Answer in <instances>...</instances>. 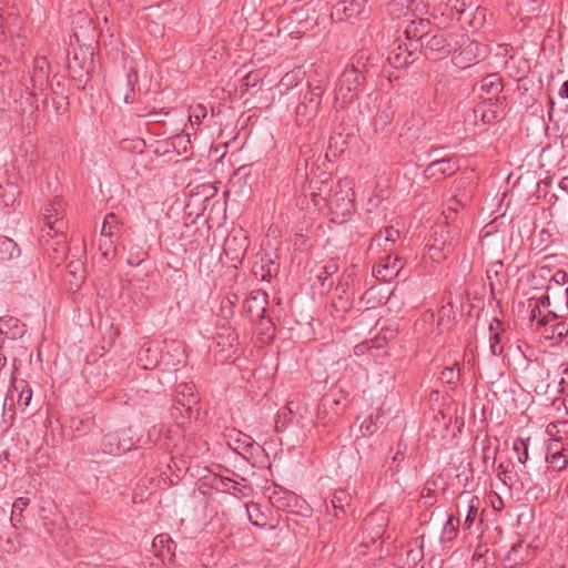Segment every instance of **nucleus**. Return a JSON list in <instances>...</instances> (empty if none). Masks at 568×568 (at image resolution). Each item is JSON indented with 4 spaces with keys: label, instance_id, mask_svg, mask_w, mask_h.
<instances>
[{
    "label": "nucleus",
    "instance_id": "1a4fd4ad",
    "mask_svg": "<svg viewBox=\"0 0 568 568\" xmlns=\"http://www.w3.org/2000/svg\"><path fill=\"white\" fill-rule=\"evenodd\" d=\"M268 304V295L263 290H255L243 302V313L251 320L262 318Z\"/></svg>",
    "mask_w": 568,
    "mask_h": 568
},
{
    "label": "nucleus",
    "instance_id": "6e6d98bb",
    "mask_svg": "<svg viewBox=\"0 0 568 568\" xmlns=\"http://www.w3.org/2000/svg\"><path fill=\"white\" fill-rule=\"evenodd\" d=\"M521 471V475H520V481H521V486H528L529 488H537L539 487L540 483L537 478H535L527 469H526V466L524 467V469L520 470Z\"/></svg>",
    "mask_w": 568,
    "mask_h": 568
},
{
    "label": "nucleus",
    "instance_id": "bb28decb",
    "mask_svg": "<svg viewBox=\"0 0 568 568\" xmlns=\"http://www.w3.org/2000/svg\"><path fill=\"white\" fill-rule=\"evenodd\" d=\"M366 0H352L349 7L345 3L339 2L334 6L332 17L336 16L339 20L351 18L361 12L362 7Z\"/></svg>",
    "mask_w": 568,
    "mask_h": 568
},
{
    "label": "nucleus",
    "instance_id": "774afa93",
    "mask_svg": "<svg viewBox=\"0 0 568 568\" xmlns=\"http://www.w3.org/2000/svg\"><path fill=\"white\" fill-rule=\"evenodd\" d=\"M551 296L549 293H546L545 295L540 296L539 298H530L529 302H532L534 301V304L537 306V307H549L551 305V301H550Z\"/></svg>",
    "mask_w": 568,
    "mask_h": 568
},
{
    "label": "nucleus",
    "instance_id": "dca6fc26",
    "mask_svg": "<svg viewBox=\"0 0 568 568\" xmlns=\"http://www.w3.org/2000/svg\"><path fill=\"white\" fill-rule=\"evenodd\" d=\"M479 89L487 94V98H484V103L496 101L498 104L501 100L499 94L504 89L503 79L496 73L488 74L480 80Z\"/></svg>",
    "mask_w": 568,
    "mask_h": 568
},
{
    "label": "nucleus",
    "instance_id": "b1692460",
    "mask_svg": "<svg viewBox=\"0 0 568 568\" xmlns=\"http://www.w3.org/2000/svg\"><path fill=\"white\" fill-rule=\"evenodd\" d=\"M325 92L324 87L322 85L321 81H317V83L313 84L311 82H307V91L302 97L301 101L307 105H310V110H317L320 111L321 103H322V97Z\"/></svg>",
    "mask_w": 568,
    "mask_h": 568
},
{
    "label": "nucleus",
    "instance_id": "c9c22d12",
    "mask_svg": "<svg viewBox=\"0 0 568 568\" xmlns=\"http://www.w3.org/2000/svg\"><path fill=\"white\" fill-rule=\"evenodd\" d=\"M394 246L386 236L379 231L377 234L374 235V237L371 240L369 250H382L384 253L390 254Z\"/></svg>",
    "mask_w": 568,
    "mask_h": 568
},
{
    "label": "nucleus",
    "instance_id": "4d7b16f0",
    "mask_svg": "<svg viewBox=\"0 0 568 568\" xmlns=\"http://www.w3.org/2000/svg\"><path fill=\"white\" fill-rule=\"evenodd\" d=\"M32 398V389L29 385H23L19 392L18 404L27 407Z\"/></svg>",
    "mask_w": 568,
    "mask_h": 568
},
{
    "label": "nucleus",
    "instance_id": "412c9836",
    "mask_svg": "<svg viewBox=\"0 0 568 568\" xmlns=\"http://www.w3.org/2000/svg\"><path fill=\"white\" fill-rule=\"evenodd\" d=\"M65 277L69 282V288L78 291L85 278L84 263L81 260L70 261L65 267Z\"/></svg>",
    "mask_w": 568,
    "mask_h": 568
},
{
    "label": "nucleus",
    "instance_id": "7c9ffc66",
    "mask_svg": "<svg viewBox=\"0 0 568 568\" xmlns=\"http://www.w3.org/2000/svg\"><path fill=\"white\" fill-rule=\"evenodd\" d=\"M327 201L332 209H341L343 215H346L354 210V202L348 194L342 195L341 192L336 191L334 194L329 195Z\"/></svg>",
    "mask_w": 568,
    "mask_h": 568
},
{
    "label": "nucleus",
    "instance_id": "6ab92c4d",
    "mask_svg": "<svg viewBox=\"0 0 568 568\" xmlns=\"http://www.w3.org/2000/svg\"><path fill=\"white\" fill-rule=\"evenodd\" d=\"M252 272L255 277H260L262 281H271V278L277 274L278 264H276L270 254L257 255V260L254 262Z\"/></svg>",
    "mask_w": 568,
    "mask_h": 568
},
{
    "label": "nucleus",
    "instance_id": "e433bc0d",
    "mask_svg": "<svg viewBox=\"0 0 568 568\" xmlns=\"http://www.w3.org/2000/svg\"><path fill=\"white\" fill-rule=\"evenodd\" d=\"M503 266L504 265H503L501 261H496V262H491L487 267L486 275L489 281V286L493 292L497 284L500 285L499 274L503 270Z\"/></svg>",
    "mask_w": 568,
    "mask_h": 568
},
{
    "label": "nucleus",
    "instance_id": "052dcab7",
    "mask_svg": "<svg viewBox=\"0 0 568 568\" xmlns=\"http://www.w3.org/2000/svg\"><path fill=\"white\" fill-rule=\"evenodd\" d=\"M258 320V327L262 331L263 334L268 335V337L273 336L274 332V324L271 318H265V315L262 318Z\"/></svg>",
    "mask_w": 568,
    "mask_h": 568
},
{
    "label": "nucleus",
    "instance_id": "ddd939ff",
    "mask_svg": "<svg viewBox=\"0 0 568 568\" xmlns=\"http://www.w3.org/2000/svg\"><path fill=\"white\" fill-rule=\"evenodd\" d=\"M132 446V440L122 438L119 430L106 433L101 442L103 453L109 455H120L130 450Z\"/></svg>",
    "mask_w": 568,
    "mask_h": 568
},
{
    "label": "nucleus",
    "instance_id": "f3484780",
    "mask_svg": "<svg viewBox=\"0 0 568 568\" xmlns=\"http://www.w3.org/2000/svg\"><path fill=\"white\" fill-rule=\"evenodd\" d=\"M546 460L549 464V467H551L555 470H562L564 468L567 467L568 455L566 454L561 440H550L547 447Z\"/></svg>",
    "mask_w": 568,
    "mask_h": 568
},
{
    "label": "nucleus",
    "instance_id": "0eeeda50",
    "mask_svg": "<svg viewBox=\"0 0 568 568\" xmlns=\"http://www.w3.org/2000/svg\"><path fill=\"white\" fill-rule=\"evenodd\" d=\"M248 240L240 230L230 233L223 245V252L231 262L241 263L248 248Z\"/></svg>",
    "mask_w": 568,
    "mask_h": 568
},
{
    "label": "nucleus",
    "instance_id": "f03ea898",
    "mask_svg": "<svg viewBox=\"0 0 568 568\" xmlns=\"http://www.w3.org/2000/svg\"><path fill=\"white\" fill-rule=\"evenodd\" d=\"M457 234L456 229L448 225H436L427 244L429 257L437 263L445 260L457 244Z\"/></svg>",
    "mask_w": 568,
    "mask_h": 568
},
{
    "label": "nucleus",
    "instance_id": "aec40b11",
    "mask_svg": "<svg viewBox=\"0 0 568 568\" xmlns=\"http://www.w3.org/2000/svg\"><path fill=\"white\" fill-rule=\"evenodd\" d=\"M163 275L169 288L174 290L175 292L186 291L187 275L182 268L168 263L163 267Z\"/></svg>",
    "mask_w": 568,
    "mask_h": 568
},
{
    "label": "nucleus",
    "instance_id": "6e6552de",
    "mask_svg": "<svg viewBox=\"0 0 568 568\" xmlns=\"http://www.w3.org/2000/svg\"><path fill=\"white\" fill-rule=\"evenodd\" d=\"M404 263L400 257L387 254L379 257V261L373 267V274L381 281L390 282L398 276Z\"/></svg>",
    "mask_w": 568,
    "mask_h": 568
},
{
    "label": "nucleus",
    "instance_id": "f257e3e1",
    "mask_svg": "<svg viewBox=\"0 0 568 568\" xmlns=\"http://www.w3.org/2000/svg\"><path fill=\"white\" fill-rule=\"evenodd\" d=\"M65 205L61 197L54 196L43 209V226L39 237L52 262L59 264L65 255V231L68 221L64 219Z\"/></svg>",
    "mask_w": 568,
    "mask_h": 568
},
{
    "label": "nucleus",
    "instance_id": "5fc2aeb1",
    "mask_svg": "<svg viewBox=\"0 0 568 568\" xmlns=\"http://www.w3.org/2000/svg\"><path fill=\"white\" fill-rule=\"evenodd\" d=\"M497 475L505 485H513L511 470L509 469L508 465L500 463L497 467Z\"/></svg>",
    "mask_w": 568,
    "mask_h": 568
},
{
    "label": "nucleus",
    "instance_id": "393cba45",
    "mask_svg": "<svg viewBox=\"0 0 568 568\" xmlns=\"http://www.w3.org/2000/svg\"><path fill=\"white\" fill-rule=\"evenodd\" d=\"M165 351H170V356L166 359H163V363L166 366L178 367L185 363L186 355L184 345L182 342L172 341L165 346Z\"/></svg>",
    "mask_w": 568,
    "mask_h": 568
},
{
    "label": "nucleus",
    "instance_id": "9d476101",
    "mask_svg": "<svg viewBox=\"0 0 568 568\" xmlns=\"http://www.w3.org/2000/svg\"><path fill=\"white\" fill-rule=\"evenodd\" d=\"M170 356V351H162L156 344H144L138 353V363L144 369L155 368Z\"/></svg>",
    "mask_w": 568,
    "mask_h": 568
},
{
    "label": "nucleus",
    "instance_id": "f8f14e48",
    "mask_svg": "<svg viewBox=\"0 0 568 568\" xmlns=\"http://www.w3.org/2000/svg\"><path fill=\"white\" fill-rule=\"evenodd\" d=\"M459 170L458 161L455 158H443L430 162L424 170L425 179H444L453 175Z\"/></svg>",
    "mask_w": 568,
    "mask_h": 568
},
{
    "label": "nucleus",
    "instance_id": "603ef678",
    "mask_svg": "<svg viewBox=\"0 0 568 568\" xmlns=\"http://www.w3.org/2000/svg\"><path fill=\"white\" fill-rule=\"evenodd\" d=\"M379 417V414L376 415V417L369 415L362 424H361V432L363 435H373L377 432L378 427L376 425V419Z\"/></svg>",
    "mask_w": 568,
    "mask_h": 568
},
{
    "label": "nucleus",
    "instance_id": "a19ab883",
    "mask_svg": "<svg viewBox=\"0 0 568 568\" xmlns=\"http://www.w3.org/2000/svg\"><path fill=\"white\" fill-rule=\"evenodd\" d=\"M529 306L531 307L530 310V314H529V318L530 321H537V324L538 326H545L547 325L548 321H549V316H551L552 318H557L558 315L556 314L555 310L552 311H549L547 315H541V311L539 307H537L535 304H529Z\"/></svg>",
    "mask_w": 568,
    "mask_h": 568
},
{
    "label": "nucleus",
    "instance_id": "79ce46f5",
    "mask_svg": "<svg viewBox=\"0 0 568 568\" xmlns=\"http://www.w3.org/2000/svg\"><path fill=\"white\" fill-rule=\"evenodd\" d=\"M524 547L523 541L515 542L508 554L505 557V561L509 562V566H517L525 560V557L519 554L520 549Z\"/></svg>",
    "mask_w": 568,
    "mask_h": 568
},
{
    "label": "nucleus",
    "instance_id": "680f3d73",
    "mask_svg": "<svg viewBox=\"0 0 568 568\" xmlns=\"http://www.w3.org/2000/svg\"><path fill=\"white\" fill-rule=\"evenodd\" d=\"M246 510H247V515H248V519L254 525V526H264V524L260 523L257 520L258 518V513H260V508H258V505L256 504H252V506H247L246 505Z\"/></svg>",
    "mask_w": 568,
    "mask_h": 568
},
{
    "label": "nucleus",
    "instance_id": "3c124183",
    "mask_svg": "<svg viewBox=\"0 0 568 568\" xmlns=\"http://www.w3.org/2000/svg\"><path fill=\"white\" fill-rule=\"evenodd\" d=\"M231 488L232 489H231L230 494H232L233 496H235L237 498L248 497L253 493V488L250 485L241 484L239 481L234 483L231 486Z\"/></svg>",
    "mask_w": 568,
    "mask_h": 568
},
{
    "label": "nucleus",
    "instance_id": "13d9d810",
    "mask_svg": "<svg viewBox=\"0 0 568 568\" xmlns=\"http://www.w3.org/2000/svg\"><path fill=\"white\" fill-rule=\"evenodd\" d=\"M126 84L130 88V91H134V87L138 83L139 77H138V70L133 65H126Z\"/></svg>",
    "mask_w": 568,
    "mask_h": 568
},
{
    "label": "nucleus",
    "instance_id": "7ed1b4c3",
    "mask_svg": "<svg viewBox=\"0 0 568 568\" xmlns=\"http://www.w3.org/2000/svg\"><path fill=\"white\" fill-rule=\"evenodd\" d=\"M346 395L342 389H331L322 398L316 410L317 423L326 426L345 409Z\"/></svg>",
    "mask_w": 568,
    "mask_h": 568
},
{
    "label": "nucleus",
    "instance_id": "c85d7f7f",
    "mask_svg": "<svg viewBox=\"0 0 568 568\" xmlns=\"http://www.w3.org/2000/svg\"><path fill=\"white\" fill-rule=\"evenodd\" d=\"M20 254L21 251L12 239L0 236V261H11L18 258Z\"/></svg>",
    "mask_w": 568,
    "mask_h": 568
},
{
    "label": "nucleus",
    "instance_id": "cd10ccee",
    "mask_svg": "<svg viewBox=\"0 0 568 568\" xmlns=\"http://www.w3.org/2000/svg\"><path fill=\"white\" fill-rule=\"evenodd\" d=\"M189 392V397L180 399L176 397L173 402V410L178 412L182 417L190 418L192 414V405L197 403L195 395L193 394L192 386H184Z\"/></svg>",
    "mask_w": 568,
    "mask_h": 568
},
{
    "label": "nucleus",
    "instance_id": "37998d69",
    "mask_svg": "<svg viewBox=\"0 0 568 568\" xmlns=\"http://www.w3.org/2000/svg\"><path fill=\"white\" fill-rule=\"evenodd\" d=\"M459 366L455 364L454 366L445 367L440 373V379L448 385H456L459 381Z\"/></svg>",
    "mask_w": 568,
    "mask_h": 568
},
{
    "label": "nucleus",
    "instance_id": "09e8293b",
    "mask_svg": "<svg viewBox=\"0 0 568 568\" xmlns=\"http://www.w3.org/2000/svg\"><path fill=\"white\" fill-rule=\"evenodd\" d=\"M300 74H301V71H291V72H287L280 81V87L281 88H284L285 90H288L293 87H296L298 84V81H300Z\"/></svg>",
    "mask_w": 568,
    "mask_h": 568
},
{
    "label": "nucleus",
    "instance_id": "f704fd0d",
    "mask_svg": "<svg viewBox=\"0 0 568 568\" xmlns=\"http://www.w3.org/2000/svg\"><path fill=\"white\" fill-rule=\"evenodd\" d=\"M351 495L345 489L335 490L331 500L332 507L345 514V507L349 506Z\"/></svg>",
    "mask_w": 568,
    "mask_h": 568
},
{
    "label": "nucleus",
    "instance_id": "de8ad7c7",
    "mask_svg": "<svg viewBox=\"0 0 568 568\" xmlns=\"http://www.w3.org/2000/svg\"><path fill=\"white\" fill-rule=\"evenodd\" d=\"M490 337H489V347L490 352L494 356H499L504 352V347L500 344V333L498 331H494V325L489 326Z\"/></svg>",
    "mask_w": 568,
    "mask_h": 568
},
{
    "label": "nucleus",
    "instance_id": "ea45409f",
    "mask_svg": "<svg viewBox=\"0 0 568 568\" xmlns=\"http://www.w3.org/2000/svg\"><path fill=\"white\" fill-rule=\"evenodd\" d=\"M513 450L517 455L518 463L526 465L529 454H528V440L523 438H516L513 444Z\"/></svg>",
    "mask_w": 568,
    "mask_h": 568
},
{
    "label": "nucleus",
    "instance_id": "4c0bfd02",
    "mask_svg": "<svg viewBox=\"0 0 568 568\" xmlns=\"http://www.w3.org/2000/svg\"><path fill=\"white\" fill-rule=\"evenodd\" d=\"M148 258V252L141 246H131L126 257V263L131 266H139Z\"/></svg>",
    "mask_w": 568,
    "mask_h": 568
},
{
    "label": "nucleus",
    "instance_id": "e2e57ef3",
    "mask_svg": "<svg viewBox=\"0 0 568 568\" xmlns=\"http://www.w3.org/2000/svg\"><path fill=\"white\" fill-rule=\"evenodd\" d=\"M384 236L387 237V240L389 241V243L393 244V246H395V243L396 241L399 239L400 236V233L398 230H396L395 227L393 226H388V227H385L383 231H381Z\"/></svg>",
    "mask_w": 568,
    "mask_h": 568
},
{
    "label": "nucleus",
    "instance_id": "9b49d317",
    "mask_svg": "<svg viewBox=\"0 0 568 568\" xmlns=\"http://www.w3.org/2000/svg\"><path fill=\"white\" fill-rule=\"evenodd\" d=\"M485 51V48L477 41L467 39L460 45L459 52L454 54L453 62L459 68H467L475 63Z\"/></svg>",
    "mask_w": 568,
    "mask_h": 568
},
{
    "label": "nucleus",
    "instance_id": "4be33fe9",
    "mask_svg": "<svg viewBox=\"0 0 568 568\" xmlns=\"http://www.w3.org/2000/svg\"><path fill=\"white\" fill-rule=\"evenodd\" d=\"M23 333V325L16 317H1L0 318V345L3 346L6 339H14L16 335Z\"/></svg>",
    "mask_w": 568,
    "mask_h": 568
},
{
    "label": "nucleus",
    "instance_id": "5701e85b",
    "mask_svg": "<svg viewBox=\"0 0 568 568\" xmlns=\"http://www.w3.org/2000/svg\"><path fill=\"white\" fill-rule=\"evenodd\" d=\"M20 187L10 180L0 183V203L6 207H14L19 203Z\"/></svg>",
    "mask_w": 568,
    "mask_h": 568
},
{
    "label": "nucleus",
    "instance_id": "bf43d9fd",
    "mask_svg": "<svg viewBox=\"0 0 568 568\" xmlns=\"http://www.w3.org/2000/svg\"><path fill=\"white\" fill-rule=\"evenodd\" d=\"M552 337L562 339L568 335V325L565 322H558L551 327Z\"/></svg>",
    "mask_w": 568,
    "mask_h": 568
},
{
    "label": "nucleus",
    "instance_id": "c756f323",
    "mask_svg": "<svg viewBox=\"0 0 568 568\" xmlns=\"http://www.w3.org/2000/svg\"><path fill=\"white\" fill-rule=\"evenodd\" d=\"M459 525V518L455 517L454 515H450L443 527L439 538L440 542L446 544L456 539L458 535Z\"/></svg>",
    "mask_w": 568,
    "mask_h": 568
},
{
    "label": "nucleus",
    "instance_id": "49530a36",
    "mask_svg": "<svg viewBox=\"0 0 568 568\" xmlns=\"http://www.w3.org/2000/svg\"><path fill=\"white\" fill-rule=\"evenodd\" d=\"M338 271V265L336 261H328L323 267L321 273L317 275L318 281L323 286L326 285V282Z\"/></svg>",
    "mask_w": 568,
    "mask_h": 568
},
{
    "label": "nucleus",
    "instance_id": "39448f33",
    "mask_svg": "<svg viewBox=\"0 0 568 568\" xmlns=\"http://www.w3.org/2000/svg\"><path fill=\"white\" fill-rule=\"evenodd\" d=\"M546 292L550 294L556 310L568 311V273L558 270L549 280Z\"/></svg>",
    "mask_w": 568,
    "mask_h": 568
},
{
    "label": "nucleus",
    "instance_id": "c03bdc74",
    "mask_svg": "<svg viewBox=\"0 0 568 568\" xmlns=\"http://www.w3.org/2000/svg\"><path fill=\"white\" fill-rule=\"evenodd\" d=\"M310 105L303 103L302 101H300V103L297 104L296 106V116H297V121L300 122V124L302 125L303 123L305 122H308L310 120L314 119L318 111L317 110H310Z\"/></svg>",
    "mask_w": 568,
    "mask_h": 568
},
{
    "label": "nucleus",
    "instance_id": "69168bd1",
    "mask_svg": "<svg viewBox=\"0 0 568 568\" xmlns=\"http://www.w3.org/2000/svg\"><path fill=\"white\" fill-rule=\"evenodd\" d=\"M453 313V305L452 304H447V305H444L442 306V308L439 310L438 312V325H443L444 324V321H445V317H447V320L449 321V317Z\"/></svg>",
    "mask_w": 568,
    "mask_h": 568
},
{
    "label": "nucleus",
    "instance_id": "20e7f679",
    "mask_svg": "<svg viewBox=\"0 0 568 568\" xmlns=\"http://www.w3.org/2000/svg\"><path fill=\"white\" fill-rule=\"evenodd\" d=\"M366 72V63L363 62V57L354 59L339 77V92L342 93L344 90L347 93L356 91L365 81Z\"/></svg>",
    "mask_w": 568,
    "mask_h": 568
},
{
    "label": "nucleus",
    "instance_id": "473e14b6",
    "mask_svg": "<svg viewBox=\"0 0 568 568\" xmlns=\"http://www.w3.org/2000/svg\"><path fill=\"white\" fill-rule=\"evenodd\" d=\"M115 239L116 236L100 234L99 250L101 251L102 256L108 261L113 260L116 255Z\"/></svg>",
    "mask_w": 568,
    "mask_h": 568
},
{
    "label": "nucleus",
    "instance_id": "72a5a7b5",
    "mask_svg": "<svg viewBox=\"0 0 568 568\" xmlns=\"http://www.w3.org/2000/svg\"><path fill=\"white\" fill-rule=\"evenodd\" d=\"M30 499L27 497H18L12 504L10 520L14 527L21 524L22 513L28 507Z\"/></svg>",
    "mask_w": 568,
    "mask_h": 568
},
{
    "label": "nucleus",
    "instance_id": "2eb2a0df",
    "mask_svg": "<svg viewBox=\"0 0 568 568\" xmlns=\"http://www.w3.org/2000/svg\"><path fill=\"white\" fill-rule=\"evenodd\" d=\"M50 64L44 57L33 60L30 81L34 91H43L49 82Z\"/></svg>",
    "mask_w": 568,
    "mask_h": 568
},
{
    "label": "nucleus",
    "instance_id": "0e129e2a",
    "mask_svg": "<svg viewBox=\"0 0 568 568\" xmlns=\"http://www.w3.org/2000/svg\"><path fill=\"white\" fill-rule=\"evenodd\" d=\"M477 515V507L474 504H470L468 507V513L464 521L465 528L469 529L475 520Z\"/></svg>",
    "mask_w": 568,
    "mask_h": 568
},
{
    "label": "nucleus",
    "instance_id": "864d4df0",
    "mask_svg": "<svg viewBox=\"0 0 568 568\" xmlns=\"http://www.w3.org/2000/svg\"><path fill=\"white\" fill-rule=\"evenodd\" d=\"M420 545L416 549H409L406 552L407 557V564L408 565H416L418 561H420L424 557L423 552V546H424V537L420 538Z\"/></svg>",
    "mask_w": 568,
    "mask_h": 568
},
{
    "label": "nucleus",
    "instance_id": "a18cd8bd",
    "mask_svg": "<svg viewBox=\"0 0 568 568\" xmlns=\"http://www.w3.org/2000/svg\"><path fill=\"white\" fill-rule=\"evenodd\" d=\"M207 110L203 104H196L189 110V121L192 125H200L202 120L206 116Z\"/></svg>",
    "mask_w": 568,
    "mask_h": 568
},
{
    "label": "nucleus",
    "instance_id": "2f4dec72",
    "mask_svg": "<svg viewBox=\"0 0 568 568\" xmlns=\"http://www.w3.org/2000/svg\"><path fill=\"white\" fill-rule=\"evenodd\" d=\"M505 100L506 98H501L498 104H496V101L488 102L489 108L481 112V121L484 123H491L503 118Z\"/></svg>",
    "mask_w": 568,
    "mask_h": 568
},
{
    "label": "nucleus",
    "instance_id": "a878e982",
    "mask_svg": "<svg viewBox=\"0 0 568 568\" xmlns=\"http://www.w3.org/2000/svg\"><path fill=\"white\" fill-rule=\"evenodd\" d=\"M152 548L159 557H170L174 555L176 545L168 534H160L154 537Z\"/></svg>",
    "mask_w": 568,
    "mask_h": 568
},
{
    "label": "nucleus",
    "instance_id": "8fccbe9b",
    "mask_svg": "<svg viewBox=\"0 0 568 568\" xmlns=\"http://www.w3.org/2000/svg\"><path fill=\"white\" fill-rule=\"evenodd\" d=\"M473 6V0H448L447 8L455 11L457 14H463L467 9Z\"/></svg>",
    "mask_w": 568,
    "mask_h": 568
},
{
    "label": "nucleus",
    "instance_id": "4468645a",
    "mask_svg": "<svg viewBox=\"0 0 568 568\" xmlns=\"http://www.w3.org/2000/svg\"><path fill=\"white\" fill-rule=\"evenodd\" d=\"M430 22L427 19L413 20L405 29V36L409 41V47L419 49L426 38L429 36Z\"/></svg>",
    "mask_w": 568,
    "mask_h": 568
},
{
    "label": "nucleus",
    "instance_id": "338daca9",
    "mask_svg": "<svg viewBox=\"0 0 568 568\" xmlns=\"http://www.w3.org/2000/svg\"><path fill=\"white\" fill-rule=\"evenodd\" d=\"M497 453H498V447L491 448L490 446H485L483 448L484 462L487 463L491 458L493 465H494L496 463Z\"/></svg>",
    "mask_w": 568,
    "mask_h": 568
},
{
    "label": "nucleus",
    "instance_id": "423d86ee",
    "mask_svg": "<svg viewBox=\"0 0 568 568\" xmlns=\"http://www.w3.org/2000/svg\"><path fill=\"white\" fill-rule=\"evenodd\" d=\"M419 49L423 51L425 58L432 61L443 60L453 51L452 43L443 33L428 36Z\"/></svg>",
    "mask_w": 568,
    "mask_h": 568
},
{
    "label": "nucleus",
    "instance_id": "a211bd4d",
    "mask_svg": "<svg viewBox=\"0 0 568 568\" xmlns=\"http://www.w3.org/2000/svg\"><path fill=\"white\" fill-rule=\"evenodd\" d=\"M414 47L408 44H399L395 50L388 54V62L396 69H403L412 64L416 59V51Z\"/></svg>",
    "mask_w": 568,
    "mask_h": 568
},
{
    "label": "nucleus",
    "instance_id": "58836bf2",
    "mask_svg": "<svg viewBox=\"0 0 568 568\" xmlns=\"http://www.w3.org/2000/svg\"><path fill=\"white\" fill-rule=\"evenodd\" d=\"M118 230H119V221H118L116 215L113 213L106 214V216L104 217L100 234L109 235V236H116Z\"/></svg>",
    "mask_w": 568,
    "mask_h": 568
}]
</instances>
